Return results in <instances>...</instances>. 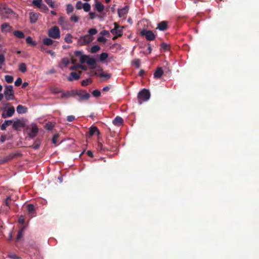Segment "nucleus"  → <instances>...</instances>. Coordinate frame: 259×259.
Returning <instances> with one entry per match:
<instances>
[{
    "mask_svg": "<svg viewBox=\"0 0 259 259\" xmlns=\"http://www.w3.org/2000/svg\"><path fill=\"white\" fill-rule=\"evenodd\" d=\"M13 34L18 38H23L25 37L24 33L20 30H15L13 32Z\"/></svg>",
    "mask_w": 259,
    "mask_h": 259,
    "instance_id": "29",
    "label": "nucleus"
},
{
    "mask_svg": "<svg viewBox=\"0 0 259 259\" xmlns=\"http://www.w3.org/2000/svg\"><path fill=\"white\" fill-rule=\"evenodd\" d=\"M8 256L9 258H12V259H21L20 257L18 256L16 254L13 253V252H10L8 254Z\"/></svg>",
    "mask_w": 259,
    "mask_h": 259,
    "instance_id": "41",
    "label": "nucleus"
},
{
    "mask_svg": "<svg viewBox=\"0 0 259 259\" xmlns=\"http://www.w3.org/2000/svg\"><path fill=\"white\" fill-rule=\"evenodd\" d=\"M24 227H23L19 231L17 236V241H18L23 236Z\"/></svg>",
    "mask_w": 259,
    "mask_h": 259,
    "instance_id": "33",
    "label": "nucleus"
},
{
    "mask_svg": "<svg viewBox=\"0 0 259 259\" xmlns=\"http://www.w3.org/2000/svg\"><path fill=\"white\" fill-rule=\"evenodd\" d=\"M87 63L90 65L92 69H95L96 67V61L94 58L89 57L87 60Z\"/></svg>",
    "mask_w": 259,
    "mask_h": 259,
    "instance_id": "17",
    "label": "nucleus"
},
{
    "mask_svg": "<svg viewBox=\"0 0 259 259\" xmlns=\"http://www.w3.org/2000/svg\"><path fill=\"white\" fill-rule=\"evenodd\" d=\"M75 119V116L73 115H69L67 117V120L68 121L72 122Z\"/></svg>",
    "mask_w": 259,
    "mask_h": 259,
    "instance_id": "64",
    "label": "nucleus"
},
{
    "mask_svg": "<svg viewBox=\"0 0 259 259\" xmlns=\"http://www.w3.org/2000/svg\"><path fill=\"white\" fill-rule=\"evenodd\" d=\"M95 7L96 10L99 12H102L104 9V5L100 2H97L95 4Z\"/></svg>",
    "mask_w": 259,
    "mask_h": 259,
    "instance_id": "27",
    "label": "nucleus"
},
{
    "mask_svg": "<svg viewBox=\"0 0 259 259\" xmlns=\"http://www.w3.org/2000/svg\"><path fill=\"white\" fill-rule=\"evenodd\" d=\"M59 135L58 134H55L54 135L52 138V143L54 144H57L58 142V139L59 138Z\"/></svg>",
    "mask_w": 259,
    "mask_h": 259,
    "instance_id": "56",
    "label": "nucleus"
},
{
    "mask_svg": "<svg viewBox=\"0 0 259 259\" xmlns=\"http://www.w3.org/2000/svg\"><path fill=\"white\" fill-rule=\"evenodd\" d=\"M123 122V119L120 116H116L112 121V123L116 126H120L122 124Z\"/></svg>",
    "mask_w": 259,
    "mask_h": 259,
    "instance_id": "18",
    "label": "nucleus"
},
{
    "mask_svg": "<svg viewBox=\"0 0 259 259\" xmlns=\"http://www.w3.org/2000/svg\"><path fill=\"white\" fill-rule=\"evenodd\" d=\"M77 96L78 97L77 99L79 101L88 100L90 97V94L87 92L85 90H79V92Z\"/></svg>",
    "mask_w": 259,
    "mask_h": 259,
    "instance_id": "7",
    "label": "nucleus"
},
{
    "mask_svg": "<svg viewBox=\"0 0 259 259\" xmlns=\"http://www.w3.org/2000/svg\"><path fill=\"white\" fill-rule=\"evenodd\" d=\"M54 125L51 123H47L46 125V128L48 130H51L53 129Z\"/></svg>",
    "mask_w": 259,
    "mask_h": 259,
    "instance_id": "63",
    "label": "nucleus"
},
{
    "mask_svg": "<svg viewBox=\"0 0 259 259\" xmlns=\"http://www.w3.org/2000/svg\"><path fill=\"white\" fill-rule=\"evenodd\" d=\"M92 82V79L91 78H88L85 80H83L81 81V85L82 86L85 87L88 84L91 83Z\"/></svg>",
    "mask_w": 259,
    "mask_h": 259,
    "instance_id": "39",
    "label": "nucleus"
},
{
    "mask_svg": "<svg viewBox=\"0 0 259 259\" xmlns=\"http://www.w3.org/2000/svg\"><path fill=\"white\" fill-rule=\"evenodd\" d=\"M83 4L81 1H78L76 4V8L77 10H80L83 8Z\"/></svg>",
    "mask_w": 259,
    "mask_h": 259,
    "instance_id": "57",
    "label": "nucleus"
},
{
    "mask_svg": "<svg viewBox=\"0 0 259 259\" xmlns=\"http://www.w3.org/2000/svg\"><path fill=\"white\" fill-rule=\"evenodd\" d=\"M78 68H80L82 70H87V67L84 65H82L79 64H76L72 65L70 68V69L72 70H76Z\"/></svg>",
    "mask_w": 259,
    "mask_h": 259,
    "instance_id": "22",
    "label": "nucleus"
},
{
    "mask_svg": "<svg viewBox=\"0 0 259 259\" xmlns=\"http://www.w3.org/2000/svg\"><path fill=\"white\" fill-rule=\"evenodd\" d=\"M100 47L98 45L93 46L91 49V52L92 53H97L100 50Z\"/></svg>",
    "mask_w": 259,
    "mask_h": 259,
    "instance_id": "38",
    "label": "nucleus"
},
{
    "mask_svg": "<svg viewBox=\"0 0 259 259\" xmlns=\"http://www.w3.org/2000/svg\"><path fill=\"white\" fill-rule=\"evenodd\" d=\"M59 23L62 27H64V25L65 24H68V22L65 20L64 18L63 17H61L59 19Z\"/></svg>",
    "mask_w": 259,
    "mask_h": 259,
    "instance_id": "44",
    "label": "nucleus"
},
{
    "mask_svg": "<svg viewBox=\"0 0 259 259\" xmlns=\"http://www.w3.org/2000/svg\"><path fill=\"white\" fill-rule=\"evenodd\" d=\"M20 155H21V154L20 153H12L7 156L0 159V164H3L4 163H7L8 161L12 160L15 157L19 156Z\"/></svg>",
    "mask_w": 259,
    "mask_h": 259,
    "instance_id": "9",
    "label": "nucleus"
},
{
    "mask_svg": "<svg viewBox=\"0 0 259 259\" xmlns=\"http://www.w3.org/2000/svg\"><path fill=\"white\" fill-rule=\"evenodd\" d=\"M93 40V37L87 34L81 37L78 40V44L80 46H84L90 43Z\"/></svg>",
    "mask_w": 259,
    "mask_h": 259,
    "instance_id": "6",
    "label": "nucleus"
},
{
    "mask_svg": "<svg viewBox=\"0 0 259 259\" xmlns=\"http://www.w3.org/2000/svg\"><path fill=\"white\" fill-rule=\"evenodd\" d=\"M89 56L87 55H82L80 58V61L81 63H84V62H87V59L89 58Z\"/></svg>",
    "mask_w": 259,
    "mask_h": 259,
    "instance_id": "54",
    "label": "nucleus"
},
{
    "mask_svg": "<svg viewBox=\"0 0 259 259\" xmlns=\"http://www.w3.org/2000/svg\"><path fill=\"white\" fill-rule=\"evenodd\" d=\"M128 8L127 6H125L122 9L118 10V15L119 18H122L128 13Z\"/></svg>",
    "mask_w": 259,
    "mask_h": 259,
    "instance_id": "16",
    "label": "nucleus"
},
{
    "mask_svg": "<svg viewBox=\"0 0 259 259\" xmlns=\"http://www.w3.org/2000/svg\"><path fill=\"white\" fill-rule=\"evenodd\" d=\"M5 61V57L3 54H0V69L2 68V65Z\"/></svg>",
    "mask_w": 259,
    "mask_h": 259,
    "instance_id": "55",
    "label": "nucleus"
},
{
    "mask_svg": "<svg viewBox=\"0 0 259 259\" xmlns=\"http://www.w3.org/2000/svg\"><path fill=\"white\" fill-rule=\"evenodd\" d=\"M26 207L29 214L30 215L31 217H34L36 214V210L34 205L32 204H28Z\"/></svg>",
    "mask_w": 259,
    "mask_h": 259,
    "instance_id": "15",
    "label": "nucleus"
},
{
    "mask_svg": "<svg viewBox=\"0 0 259 259\" xmlns=\"http://www.w3.org/2000/svg\"><path fill=\"white\" fill-rule=\"evenodd\" d=\"M97 40L100 42L105 43L106 42L107 39L104 36H101L98 37V38H97Z\"/></svg>",
    "mask_w": 259,
    "mask_h": 259,
    "instance_id": "60",
    "label": "nucleus"
},
{
    "mask_svg": "<svg viewBox=\"0 0 259 259\" xmlns=\"http://www.w3.org/2000/svg\"><path fill=\"white\" fill-rule=\"evenodd\" d=\"M12 126L14 130L18 131L20 128H22L25 126V121L23 119H17L12 123Z\"/></svg>",
    "mask_w": 259,
    "mask_h": 259,
    "instance_id": "8",
    "label": "nucleus"
},
{
    "mask_svg": "<svg viewBox=\"0 0 259 259\" xmlns=\"http://www.w3.org/2000/svg\"><path fill=\"white\" fill-rule=\"evenodd\" d=\"M69 92L70 93H68V96L75 97L78 95L79 90H73Z\"/></svg>",
    "mask_w": 259,
    "mask_h": 259,
    "instance_id": "47",
    "label": "nucleus"
},
{
    "mask_svg": "<svg viewBox=\"0 0 259 259\" xmlns=\"http://www.w3.org/2000/svg\"><path fill=\"white\" fill-rule=\"evenodd\" d=\"M42 42H43L44 45H45L51 46L53 44L54 41L52 39L47 37V38H45L42 40Z\"/></svg>",
    "mask_w": 259,
    "mask_h": 259,
    "instance_id": "32",
    "label": "nucleus"
},
{
    "mask_svg": "<svg viewBox=\"0 0 259 259\" xmlns=\"http://www.w3.org/2000/svg\"><path fill=\"white\" fill-rule=\"evenodd\" d=\"M4 95L7 101H10L15 99L14 91L12 85L5 86Z\"/></svg>",
    "mask_w": 259,
    "mask_h": 259,
    "instance_id": "2",
    "label": "nucleus"
},
{
    "mask_svg": "<svg viewBox=\"0 0 259 259\" xmlns=\"http://www.w3.org/2000/svg\"><path fill=\"white\" fill-rule=\"evenodd\" d=\"M87 73L91 76H94L97 75V73L96 71L93 70H91L88 72Z\"/></svg>",
    "mask_w": 259,
    "mask_h": 259,
    "instance_id": "62",
    "label": "nucleus"
},
{
    "mask_svg": "<svg viewBox=\"0 0 259 259\" xmlns=\"http://www.w3.org/2000/svg\"><path fill=\"white\" fill-rule=\"evenodd\" d=\"M96 133H97L98 135L100 134V132L98 130V128L96 126H92L90 128L89 130V134L91 136H93L94 135H95Z\"/></svg>",
    "mask_w": 259,
    "mask_h": 259,
    "instance_id": "24",
    "label": "nucleus"
},
{
    "mask_svg": "<svg viewBox=\"0 0 259 259\" xmlns=\"http://www.w3.org/2000/svg\"><path fill=\"white\" fill-rule=\"evenodd\" d=\"M13 123L12 120H5L1 126V129L2 131H5L6 129V127L11 125Z\"/></svg>",
    "mask_w": 259,
    "mask_h": 259,
    "instance_id": "26",
    "label": "nucleus"
},
{
    "mask_svg": "<svg viewBox=\"0 0 259 259\" xmlns=\"http://www.w3.org/2000/svg\"><path fill=\"white\" fill-rule=\"evenodd\" d=\"M163 74V71L161 67H158L154 73V77L155 78H160Z\"/></svg>",
    "mask_w": 259,
    "mask_h": 259,
    "instance_id": "19",
    "label": "nucleus"
},
{
    "mask_svg": "<svg viewBox=\"0 0 259 259\" xmlns=\"http://www.w3.org/2000/svg\"><path fill=\"white\" fill-rule=\"evenodd\" d=\"M108 57V54L107 53H102L100 56V60L101 61L105 60Z\"/></svg>",
    "mask_w": 259,
    "mask_h": 259,
    "instance_id": "48",
    "label": "nucleus"
},
{
    "mask_svg": "<svg viewBox=\"0 0 259 259\" xmlns=\"http://www.w3.org/2000/svg\"><path fill=\"white\" fill-rule=\"evenodd\" d=\"M15 111V110L14 107L11 106L10 108H9L7 110L6 114L3 113L2 117L4 118H6L7 117H12L14 114Z\"/></svg>",
    "mask_w": 259,
    "mask_h": 259,
    "instance_id": "11",
    "label": "nucleus"
},
{
    "mask_svg": "<svg viewBox=\"0 0 259 259\" xmlns=\"http://www.w3.org/2000/svg\"><path fill=\"white\" fill-rule=\"evenodd\" d=\"M22 83V80L21 77H18L15 82V85L18 87Z\"/></svg>",
    "mask_w": 259,
    "mask_h": 259,
    "instance_id": "58",
    "label": "nucleus"
},
{
    "mask_svg": "<svg viewBox=\"0 0 259 259\" xmlns=\"http://www.w3.org/2000/svg\"><path fill=\"white\" fill-rule=\"evenodd\" d=\"M85 12H89L91 9V6L89 3H85L83 5L82 8Z\"/></svg>",
    "mask_w": 259,
    "mask_h": 259,
    "instance_id": "46",
    "label": "nucleus"
},
{
    "mask_svg": "<svg viewBox=\"0 0 259 259\" xmlns=\"http://www.w3.org/2000/svg\"><path fill=\"white\" fill-rule=\"evenodd\" d=\"M157 28L161 31H164L167 29V23L166 21H162L158 23Z\"/></svg>",
    "mask_w": 259,
    "mask_h": 259,
    "instance_id": "21",
    "label": "nucleus"
},
{
    "mask_svg": "<svg viewBox=\"0 0 259 259\" xmlns=\"http://www.w3.org/2000/svg\"><path fill=\"white\" fill-rule=\"evenodd\" d=\"M26 41L27 44L35 46L36 45V42L33 41L30 36H28L26 39Z\"/></svg>",
    "mask_w": 259,
    "mask_h": 259,
    "instance_id": "34",
    "label": "nucleus"
},
{
    "mask_svg": "<svg viewBox=\"0 0 259 259\" xmlns=\"http://www.w3.org/2000/svg\"><path fill=\"white\" fill-rule=\"evenodd\" d=\"M99 75L102 77H106L107 79L111 77V75L110 74L105 73L104 72H102Z\"/></svg>",
    "mask_w": 259,
    "mask_h": 259,
    "instance_id": "59",
    "label": "nucleus"
},
{
    "mask_svg": "<svg viewBox=\"0 0 259 259\" xmlns=\"http://www.w3.org/2000/svg\"><path fill=\"white\" fill-rule=\"evenodd\" d=\"M5 78L6 81L8 83L12 82L13 81V79H14V78L12 76L9 75H5Z\"/></svg>",
    "mask_w": 259,
    "mask_h": 259,
    "instance_id": "49",
    "label": "nucleus"
},
{
    "mask_svg": "<svg viewBox=\"0 0 259 259\" xmlns=\"http://www.w3.org/2000/svg\"><path fill=\"white\" fill-rule=\"evenodd\" d=\"M161 48L164 51H166L168 50V49H169V46L167 44H166V43H165V42H162L161 44Z\"/></svg>",
    "mask_w": 259,
    "mask_h": 259,
    "instance_id": "52",
    "label": "nucleus"
},
{
    "mask_svg": "<svg viewBox=\"0 0 259 259\" xmlns=\"http://www.w3.org/2000/svg\"><path fill=\"white\" fill-rule=\"evenodd\" d=\"M97 149L98 150L100 151H108L109 150L108 148H107L106 147H104L102 143L99 142L97 146Z\"/></svg>",
    "mask_w": 259,
    "mask_h": 259,
    "instance_id": "31",
    "label": "nucleus"
},
{
    "mask_svg": "<svg viewBox=\"0 0 259 259\" xmlns=\"http://www.w3.org/2000/svg\"><path fill=\"white\" fill-rule=\"evenodd\" d=\"M38 132V130L37 125L35 124H33L31 125V130L28 134V136L31 139H33L35 136H36Z\"/></svg>",
    "mask_w": 259,
    "mask_h": 259,
    "instance_id": "10",
    "label": "nucleus"
},
{
    "mask_svg": "<svg viewBox=\"0 0 259 259\" xmlns=\"http://www.w3.org/2000/svg\"><path fill=\"white\" fill-rule=\"evenodd\" d=\"M17 111L19 114L25 113L27 111V108L23 105H19L17 107Z\"/></svg>",
    "mask_w": 259,
    "mask_h": 259,
    "instance_id": "23",
    "label": "nucleus"
},
{
    "mask_svg": "<svg viewBox=\"0 0 259 259\" xmlns=\"http://www.w3.org/2000/svg\"><path fill=\"white\" fill-rule=\"evenodd\" d=\"M70 63V61L69 59L67 58H64L62 59L61 63L60 64V67L62 68L66 67Z\"/></svg>",
    "mask_w": 259,
    "mask_h": 259,
    "instance_id": "25",
    "label": "nucleus"
},
{
    "mask_svg": "<svg viewBox=\"0 0 259 259\" xmlns=\"http://www.w3.org/2000/svg\"><path fill=\"white\" fill-rule=\"evenodd\" d=\"M19 69L21 72L23 73L25 72L27 70L26 64L24 63H20L19 65Z\"/></svg>",
    "mask_w": 259,
    "mask_h": 259,
    "instance_id": "35",
    "label": "nucleus"
},
{
    "mask_svg": "<svg viewBox=\"0 0 259 259\" xmlns=\"http://www.w3.org/2000/svg\"><path fill=\"white\" fill-rule=\"evenodd\" d=\"M74 8L71 4H67L66 6V12L67 14H69L73 12Z\"/></svg>",
    "mask_w": 259,
    "mask_h": 259,
    "instance_id": "42",
    "label": "nucleus"
},
{
    "mask_svg": "<svg viewBox=\"0 0 259 259\" xmlns=\"http://www.w3.org/2000/svg\"><path fill=\"white\" fill-rule=\"evenodd\" d=\"M39 15V14L38 13L34 12H30L29 13L30 22L31 23H36L38 20Z\"/></svg>",
    "mask_w": 259,
    "mask_h": 259,
    "instance_id": "14",
    "label": "nucleus"
},
{
    "mask_svg": "<svg viewBox=\"0 0 259 259\" xmlns=\"http://www.w3.org/2000/svg\"><path fill=\"white\" fill-rule=\"evenodd\" d=\"M42 4V0H33L32 2V4L38 8L40 7Z\"/></svg>",
    "mask_w": 259,
    "mask_h": 259,
    "instance_id": "37",
    "label": "nucleus"
},
{
    "mask_svg": "<svg viewBox=\"0 0 259 259\" xmlns=\"http://www.w3.org/2000/svg\"><path fill=\"white\" fill-rule=\"evenodd\" d=\"M97 32H98V31L96 28H91V29H89V30L88 31V32H89L88 35L92 36V35L96 34L97 33Z\"/></svg>",
    "mask_w": 259,
    "mask_h": 259,
    "instance_id": "50",
    "label": "nucleus"
},
{
    "mask_svg": "<svg viewBox=\"0 0 259 259\" xmlns=\"http://www.w3.org/2000/svg\"><path fill=\"white\" fill-rule=\"evenodd\" d=\"M38 8L40 10V11L43 13H47L49 11L48 8L44 4H42L40 7Z\"/></svg>",
    "mask_w": 259,
    "mask_h": 259,
    "instance_id": "40",
    "label": "nucleus"
},
{
    "mask_svg": "<svg viewBox=\"0 0 259 259\" xmlns=\"http://www.w3.org/2000/svg\"><path fill=\"white\" fill-rule=\"evenodd\" d=\"M80 78V75L74 72H71L70 74V77H68V80L72 81L73 80H78Z\"/></svg>",
    "mask_w": 259,
    "mask_h": 259,
    "instance_id": "20",
    "label": "nucleus"
},
{
    "mask_svg": "<svg viewBox=\"0 0 259 259\" xmlns=\"http://www.w3.org/2000/svg\"><path fill=\"white\" fill-rule=\"evenodd\" d=\"M70 19L71 21L74 22H77L79 20V17L75 14L72 15Z\"/></svg>",
    "mask_w": 259,
    "mask_h": 259,
    "instance_id": "51",
    "label": "nucleus"
},
{
    "mask_svg": "<svg viewBox=\"0 0 259 259\" xmlns=\"http://www.w3.org/2000/svg\"><path fill=\"white\" fill-rule=\"evenodd\" d=\"M140 60L139 59H136L132 61V64L134 65L136 68H139L140 66Z\"/></svg>",
    "mask_w": 259,
    "mask_h": 259,
    "instance_id": "43",
    "label": "nucleus"
},
{
    "mask_svg": "<svg viewBox=\"0 0 259 259\" xmlns=\"http://www.w3.org/2000/svg\"><path fill=\"white\" fill-rule=\"evenodd\" d=\"M150 98V92L148 90L144 89L138 93V103L141 104L143 101H146L148 100Z\"/></svg>",
    "mask_w": 259,
    "mask_h": 259,
    "instance_id": "1",
    "label": "nucleus"
},
{
    "mask_svg": "<svg viewBox=\"0 0 259 259\" xmlns=\"http://www.w3.org/2000/svg\"><path fill=\"white\" fill-rule=\"evenodd\" d=\"M14 13V12L10 8L4 7L2 10V15L4 17L9 18V16Z\"/></svg>",
    "mask_w": 259,
    "mask_h": 259,
    "instance_id": "13",
    "label": "nucleus"
},
{
    "mask_svg": "<svg viewBox=\"0 0 259 259\" xmlns=\"http://www.w3.org/2000/svg\"><path fill=\"white\" fill-rule=\"evenodd\" d=\"M41 143V140L40 139H37L32 145V148L35 150L38 149Z\"/></svg>",
    "mask_w": 259,
    "mask_h": 259,
    "instance_id": "28",
    "label": "nucleus"
},
{
    "mask_svg": "<svg viewBox=\"0 0 259 259\" xmlns=\"http://www.w3.org/2000/svg\"><path fill=\"white\" fill-rule=\"evenodd\" d=\"M140 34L142 36H145L146 39L149 41H152L155 38V35L152 31L145 28L141 30Z\"/></svg>",
    "mask_w": 259,
    "mask_h": 259,
    "instance_id": "3",
    "label": "nucleus"
},
{
    "mask_svg": "<svg viewBox=\"0 0 259 259\" xmlns=\"http://www.w3.org/2000/svg\"><path fill=\"white\" fill-rule=\"evenodd\" d=\"M92 95L95 97H99L101 96V92L97 90H94Z\"/></svg>",
    "mask_w": 259,
    "mask_h": 259,
    "instance_id": "53",
    "label": "nucleus"
},
{
    "mask_svg": "<svg viewBox=\"0 0 259 259\" xmlns=\"http://www.w3.org/2000/svg\"><path fill=\"white\" fill-rule=\"evenodd\" d=\"M59 23L62 27H64V25L65 24H68V22L65 20L64 18L63 17H61L59 19Z\"/></svg>",
    "mask_w": 259,
    "mask_h": 259,
    "instance_id": "45",
    "label": "nucleus"
},
{
    "mask_svg": "<svg viewBox=\"0 0 259 259\" xmlns=\"http://www.w3.org/2000/svg\"><path fill=\"white\" fill-rule=\"evenodd\" d=\"M48 35L54 39L60 37V31L57 26H54L48 30Z\"/></svg>",
    "mask_w": 259,
    "mask_h": 259,
    "instance_id": "4",
    "label": "nucleus"
},
{
    "mask_svg": "<svg viewBox=\"0 0 259 259\" xmlns=\"http://www.w3.org/2000/svg\"><path fill=\"white\" fill-rule=\"evenodd\" d=\"M13 27L8 23H4L1 25L2 32H10L12 31Z\"/></svg>",
    "mask_w": 259,
    "mask_h": 259,
    "instance_id": "12",
    "label": "nucleus"
},
{
    "mask_svg": "<svg viewBox=\"0 0 259 259\" xmlns=\"http://www.w3.org/2000/svg\"><path fill=\"white\" fill-rule=\"evenodd\" d=\"M72 36L70 33H67L64 38L65 41L67 43L70 44L72 42Z\"/></svg>",
    "mask_w": 259,
    "mask_h": 259,
    "instance_id": "36",
    "label": "nucleus"
},
{
    "mask_svg": "<svg viewBox=\"0 0 259 259\" xmlns=\"http://www.w3.org/2000/svg\"><path fill=\"white\" fill-rule=\"evenodd\" d=\"M11 201H12V199H11V197H10V196L7 197L5 201V205L6 206H9Z\"/></svg>",
    "mask_w": 259,
    "mask_h": 259,
    "instance_id": "61",
    "label": "nucleus"
},
{
    "mask_svg": "<svg viewBox=\"0 0 259 259\" xmlns=\"http://www.w3.org/2000/svg\"><path fill=\"white\" fill-rule=\"evenodd\" d=\"M114 28L111 30V33L114 35L113 39L114 40L117 37H120L122 34L123 27L119 26L117 23H114Z\"/></svg>",
    "mask_w": 259,
    "mask_h": 259,
    "instance_id": "5",
    "label": "nucleus"
},
{
    "mask_svg": "<svg viewBox=\"0 0 259 259\" xmlns=\"http://www.w3.org/2000/svg\"><path fill=\"white\" fill-rule=\"evenodd\" d=\"M46 3L52 8L54 9L58 7V5L52 0H44Z\"/></svg>",
    "mask_w": 259,
    "mask_h": 259,
    "instance_id": "30",
    "label": "nucleus"
}]
</instances>
